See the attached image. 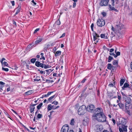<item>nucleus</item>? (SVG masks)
I'll list each match as a JSON object with an SVG mask.
<instances>
[{"instance_id": "nucleus-1", "label": "nucleus", "mask_w": 132, "mask_h": 132, "mask_svg": "<svg viewBox=\"0 0 132 132\" xmlns=\"http://www.w3.org/2000/svg\"><path fill=\"white\" fill-rule=\"evenodd\" d=\"M92 116L97 120L100 122H103L106 120V117L103 112L95 113Z\"/></svg>"}, {"instance_id": "nucleus-2", "label": "nucleus", "mask_w": 132, "mask_h": 132, "mask_svg": "<svg viewBox=\"0 0 132 132\" xmlns=\"http://www.w3.org/2000/svg\"><path fill=\"white\" fill-rule=\"evenodd\" d=\"M123 26L122 25H116V30L118 32V35H122L125 32V29L123 28Z\"/></svg>"}, {"instance_id": "nucleus-3", "label": "nucleus", "mask_w": 132, "mask_h": 132, "mask_svg": "<svg viewBox=\"0 0 132 132\" xmlns=\"http://www.w3.org/2000/svg\"><path fill=\"white\" fill-rule=\"evenodd\" d=\"M86 106L83 105L80 106L78 110V113L80 115L84 114L86 111Z\"/></svg>"}, {"instance_id": "nucleus-4", "label": "nucleus", "mask_w": 132, "mask_h": 132, "mask_svg": "<svg viewBox=\"0 0 132 132\" xmlns=\"http://www.w3.org/2000/svg\"><path fill=\"white\" fill-rule=\"evenodd\" d=\"M93 40L94 41V43L96 44L99 40L98 38L100 37V36L95 31L93 32Z\"/></svg>"}, {"instance_id": "nucleus-5", "label": "nucleus", "mask_w": 132, "mask_h": 132, "mask_svg": "<svg viewBox=\"0 0 132 132\" xmlns=\"http://www.w3.org/2000/svg\"><path fill=\"white\" fill-rule=\"evenodd\" d=\"M111 5L110 4H109L108 5V6L109 7V9L110 11L114 10V11L116 12H118V10L115 8L114 7V0H111Z\"/></svg>"}, {"instance_id": "nucleus-6", "label": "nucleus", "mask_w": 132, "mask_h": 132, "mask_svg": "<svg viewBox=\"0 0 132 132\" xmlns=\"http://www.w3.org/2000/svg\"><path fill=\"white\" fill-rule=\"evenodd\" d=\"M105 21L103 19H98L97 20V25L99 27H102L105 24Z\"/></svg>"}, {"instance_id": "nucleus-7", "label": "nucleus", "mask_w": 132, "mask_h": 132, "mask_svg": "<svg viewBox=\"0 0 132 132\" xmlns=\"http://www.w3.org/2000/svg\"><path fill=\"white\" fill-rule=\"evenodd\" d=\"M127 126L120 125L119 128V131L120 132H127Z\"/></svg>"}, {"instance_id": "nucleus-8", "label": "nucleus", "mask_w": 132, "mask_h": 132, "mask_svg": "<svg viewBox=\"0 0 132 132\" xmlns=\"http://www.w3.org/2000/svg\"><path fill=\"white\" fill-rule=\"evenodd\" d=\"M69 129V126L68 125H65L61 128V132H67Z\"/></svg>"}, {"instance_id": "nucleus-9", "label": "nucleus", "mask_w": 132, "mask_h": 132, "mask_svg": "<svg viewBox=\"0 0 132 132\" xmlns=\"http://www.w3.org/2000/svg\"><path fill=\"white\" fill-rule=\"evenodd\" d=\"M109 0H101L100 5L101 6H106L108 5Z\"/></svg>"}, {"instance_id": "nucleus-10", "label": "nucleus", "mask_w": 132, "mask_h": 132, "mask_svg": "<svg viewBox=\"0 0 132 132\" xmlns=\"http://www.w3.org/2000/svg\"><path fill=\"white\" fill-rule=\"evenodd\" d=\"M123 99L125 101V105H130L131 100L129 97L127 96L125 98H124Z\"/></svg>"}, {"instance_id": "nucleus-11", "label": "nucleus", "mask_w": 132, "mask_h": 132, "mask_svg": "<svg viewBox=\"0 0 132 132\" xmlns=\"http://www.w3.org/2000/svg\"><path fill=\"white\" fill-rule=\"evenodd\" d=\"M96 131L97 132H101L103 129L102 125H97L96 126Z\"/></svg>"}, {"instance_id": "nucleus-12", "label": "nucleus", "mask_w": 132, "mask_h": 132, "mask_svg": "<svg viewBox=\"0 0 132 132\" xmlns=\"http://www.w3.org/2000/svg\"><path fill=\"white\" fill-rule=\"evenodd\" d=\"M95 109L94 106L93 105H89L87 106V110L89 112H92Z\"/></svg>"}, {"instance_id": "nucleus-13", "label": "nucleus", "mask_w": 132, "mask_h": 132, "mask_svg": "<svg viewBox=\"0 0 132 132\" xmlns=\"http://www.w3.org/2000/svg\"><path fill=\"white\" fill-rule=\"evenodd\" d=\"M35 65L36 66L38 67H40L43 68L44 64L43 63H41L39 61H37L35 62Z\"/></svg>"}, {"instance_id": "nucleus-14", "label": "nucleus", "mask_w": 132, "mask_h": 132, "mask_svg": "<svg viewBox=\"0 0 132 132\" xmlns=\"http://www.w3.org/2000/svg\"><path fill=\"white\" fill-rule=\"evenodd\" d=\"M113 68H114V67L110 63H108V64L107 68L109 70H111V68H112V70H113Z\"/></svg>"}, {"instance_id": "nucleus-15", "label": "nucleus", "mask_w": 132, "mask_h": 132, "mask_svg": "<svg viewBox=\"0 0 132 132\" xmlns=\"http://www.w3.org/2000/svg\"><path fill=\"white\" fill-rule=\"evenodd\" d=\"M129 86V84L127 83H125L123 85V86L122 87V89L123 90H125V88L128 87Z\"/></svg>"}, {"instance_id": "nucleus-16", "label": "nucleus", "mask_w": 132, "mask_h": 132, "mask_svg": "<svg viewBox=\"0 0 132 132\" xmlns=\"http://www.w3.org/2000/svg\"><path fill=\"white\" fill-rule=\"evenodd\" d=\"M127 123V122L125 120H122L121 121V122L119 124L120 125H124L125 126H127L126 125V123Z\"/></svg>"}, {"instance_id": "nucleus-17", "label": "nucleus", "mask_w": 132, "mask_h": 132, "mask_svg": "<svg viewBox=\"0 0 132 132\" xmlns=\"http://www.w3.org/2000/svg\"><path fill=\"white\" fill-rule=\"evenodd\" d=\"M119 107L120 109H123L124 108V105L121 103H119L118 104Z\"/></svg>"}, {"instance_id": "nucleus-18", "label": "nucleus", "mask_w": 132, "mask_h": 132, "mask_svg": "<svg viewBox=\"0 0 132 132\" xmlns=\"http://www.w3.org/2000/svg\"><path fill=\"white\" fill-rule=\"evenodd\" d=\"M61 51H57L55 53V55L56 57L57 56H59L61 55Z\"/></svg>"}, {"instance_id": "nucleus-19", "label": "nucleus", "mask_w": 132, "mask_h": 132, "mask_svg": "<svg viewBox=\"0 0 132 132\" xmlns=\"http://www.w3.org/2000/svg\"><path fill=\"white\" fill-rule=\"evenodd\" d=\"M96 113H100V112H103L102 111V109L101 108H97L96 109Z\"/></svg>"}, {"instance_id": "nucleus-20", "label": "nucleus", "mask_w": 132, "mask_h": 132, "mask_svg": "<svg viewBox=\"0 0 132 132\" xmlns=\"http://www.w3.org/2000/svg\"><path fill=\"white\" fill-rule=\"evenodd\" d=\"M130 105H125V112L130 110L129 107Z\"/></svg>"}, {"instance_id": "nucleus-21", "label": "nucleus", "mask_w": 132, "mask_h": 132, "mask_svg": "<svg viewBox=\"0 0 132 132\" xmlns=\"http://www.w3.org/2000/svg\"><path fill=\"white\" fill-rule=\"evenodd\" d=\"M125 80L124 79H121L120 81V86H122L123 83L125 82Z\"/></svg>"}, {"instance_id": "nucleus-22", "label": "nucleus", "mask_w": 132, "mask_h": 132, "mask_svg": "<svg viewBox=\"0 0 132 132\" xmlns=\"http://www.w3.org/2000/svg\"><path fill=\"white\" fill-rule=\"evenodd\" d=\"M33 93L32 90H29L27 92L25 93V94L26 95H29L31 94H32Z\"/></svg>"}, {"instance_id": "nucleus-23", "label": "nucleus", "mask_w": 132, "mask_h": 132, "mask_svg": "<svg viewBox=\"0 0 132 132\" xmlns=\"http://www.w3.org/2000/svg\"><path fill=\"white\" fill-rule=\"evenodd\" d=\"M42 40V39L41 38H39L35 42V44H37L40 42Z\"/></svg>"}, {"instance_id": "nucleus-24", "label": "nucleus", "mask_w": 132, "mask_h": 132, "mask_svg": "<svg viewBox=\"0 0 132 132\" xmlns=\"http://www.w3.org/2000/svg\"><path fill=\"white\" fill-rule=\"evenodd\" d=\"M39 77L38 76H37L35 79H34V81L38 82L40 80V79H39Z\"/></svg>"}, {"instance_id": "nucleus-25", "label": "nucleus", "mask_w": 132, "mask_h": 132, "mask_svg": "<svg viewBox=\"0 0 132 132\" xmlns=\"http://www.w3.org/2000/svg\"><path fill=\"white\" fill-rule=\"evenodd\" d=\"M113 59V58L112 56H109L108 57V62H110Z\"/></svg>"}, {"instance_id": "nucleus-26", "label": "nucleus", "mask_w": 132, "mask_h": 132, "mask_svg": "<svg viewBox=\"0 0 132 132\" xmlns=\"http://www.w3.org/2000/svg\"><path fill=\"white\" fill-rule=\"evenodd\" d=\"M43 104V103H41L37 106V108L38 110L41 108V107L42 106Z\"/></svg>"}, {"instance_id": "nucleus-27", "label": "nucleus", "mask_w": 132, "mask_h": 132, "mask_svg": "<svg viewBox=\"0 0 132 132\" xmlns=\"http://www.w3.org/2000/svg\"><path fill=\"white\" fill-rule=\"evenodd\" d=\"M36 59L35 58H32L30 60V62L33 63H34L35 62Z\"/></svg>"}, {"instance_id": "nucleus-28", "label": "nucleus", "mask_w": 132, "mask_h": 132, "mask_svg": "<svg viewBox=\"0 0 132 132\" xmlns=\"http://www.w3.org/2000/svg\"><path fill=\"white\" fill-rule=\"evenodd\" d=\"M45 71H46L47 72V74L48 75H49V74H50V73L52 71V70L51 69H48V70H46Z\"/></svg>"}, {"instance_id": "nucleus-29", "label": "nucleus", "mask_w": 132, "mask_h": 132, "mask_svg": "<svg viewBox=\"0 0 132 132\" xmlns=\"http://www.w3.org/2000/svg\"><path fill=\"white\" fill-rule=\"evenodd\" d=\"M118 61L116 60H114L113 61V62H112L113 64V65H118Z\"/></svg>"}, {"instance_id": "nucleus-30", "label": "nucleus", "mask_w": 132, "mask_h": 132, "mask_svg": "<svg viewBox=\"0 0 132 132\" xmlns=\"http://www.w3.org/2000/svg\"><path fill=\"white\" fill-rule=\"evenodd\" d=\"M75 122L74 121V119L73 118L71 119V121L70 124L71 125H73Z\"/></svg>"}, {"instance_id": "nucleus-31", "label": "nucleus", "mask_w": 132, "mask_h": 132, "mask_svg": "<svg viewBox=\"0 0 132 132\" xmlns=\"http://www.w3.org/2000/svg\"><path fill=\"white\" fill-rule=\"evenodd\" d=\"M40 55H41V57L40 58V59L41 60L42 59L43 60H45V57L43 56L44 54L43 53H40Z\"/></svg>"}, {"instance_id": "nucleus-32", "label": "nucleus", "mask_w": 132, "mask_h": 132, "mask_svg": "<svg viewBox=\"0 0 132 132\" xmlns=\"http://www.w3.org/2000/svg\"><path fill=\"white\" fill-rule=\"evenodd\" d=\"M52 105L51 104H49L48 105L47 109L48 110H50L52 109Z\"/></svg>"}, {"instance_id": "nucleus-33", "label": "nucleus", "mask_w": 132, "mask_h": 132, "mask_svg": "<svg viewBox=\"0 0 132 132\" xmlns=\"http://www.w3.org/2000/svg\"><path fill=\"white\" fill-rule=\"evenodd\" d=\"M43 116L42 114H40L39 113L38 114L37 116V117L38 119H40L42 118V117Z\"/></svg>"}, {"instance_id": "nucleus-34", "label": "nucleus", "mask_w": 132, "mask_h": 132, "mask_svg": "<svg viewBox=\"0 0 132 132\" xmlns=\"http://www.w3.org/2000/svg\"><path fill=\"white\" fill-rule=\"evenodd\" d=\"M35 109V107H30V112L31 113L34 111V110Z\"/></svg>"}, {"instance_id": "nucleus-35", "label": "nucleus", "mask_w": 132, "mask_h": 132, "mask_svg": "<svg viewBox=\"0 0 132 132\" xmlns=\"http://www.w3.org/2000/svg\"><path fill=\"white\" fill-rule=\"evenodd\" d=\"M121 93L123 96L122 98L123 99L124 98H125L127 96L126 95L124 94L122 92H121Z\"/></svg>"}, {"instance_id": "nucleus-36", "label": "nucleus", "mask_w": 132, "mask_h": 132, "mask_svg": "<svg viewBox=\"0 0 132 132\" xmlns=\"http://www.w3.org/2000/svg\"><path fill=\"white\" fill-rule=\"evenodd\" d=\"M55 95H54L51 97H50L48 99V101H49L52 100V99H53L55 97Z\"/></svg>"}, {"instance_id": "nucleus-37", "label": "nucleus", "mask_w": 132, "mask_h": 132, "mask_svg": "<svg viewBox=\"0 0 132 132\" xmlns=\"http://www.w3.org/2000/svg\"><path fill=\"white\" fill-rule=\"evenodd\" d=\"M18 9L16 11V12L15 13V15L17 14L18 13H19L20 11V7H18Z\"/></svg>"}, {"instance_id": "nucleus-38", "label": "nucleus", "mask_w": 132, "mask_h": 132, "mask_svg": "<svg viewBox=\"0 0 132 132\" xmlns=\"http://www.w3.org/2000/svg\"><path fill=\"white\" fill-rule=\"evenodd\" d=\"M116 55H115V57H117L118 56L120 55V53L119 52H118L116 53Z\"/></svg>"}, {"instance_id": "nucleus-39", "label": "nucleus", "mask_w": 132, "mask_h": 132, "mask_svg": "<svg viewBox=\"0 0 132 132\" xmlns=\"http://www.w3.org/2000/svg\"><path fill=\"white\" fill-rule=\"evenodd\" d=\"M44 68L45 69H46L48 68H50L51 67V66H49L48 65H44Z\"/></svg>"}, {"instance_id": "nucleus-40", "label": "nucleus", "mask_w": 132, "mask_h": 132, "mask_svg": "<svg viewBox=\"0 0 132 132\" xmlns=\"http://www.w3.org/2000/svg\"><path fill=\"white\" fill-rule=\"evenodd\" d=\"M3 64L4 67L5 66L8 67V64L7 63V62L4 61L3 63Z\"/></svg>"}, {"instance_id": "nucleus-41", "label": "nucleus", "mask_w": 132, "mask_h": 132, "mask_svg": "<svg viewBox=\"0 0 132 132\" xmlns=\"http://www.w3.org/2000/svg\"><path fill=\"white\" fill-rule=\"evenodd\" d=\"M2 70L6 71H8L9 70V69L8 68H4V67L2 68Z\"/></svg>"}, {"instance_id": "nucleus-42", "label": "nucleus", "mask_w": 132, "mask_h": 132, "mask_svg": "<svg viewBox=\"0 0 132 132\" xmlns=\"http://www.w3.org/2000/svg\"><path fill=\"white\" fill-rule=\"evenodd\" d=\"M94 26V24L93 23H92L91 26V28L92 29V31L94 32V30H93V27Z\"/></svg>"}, {"instance_id": "nucleus-43", "label": "nucleus", "mask_w": 132, "mask_h": 132, "mask_svg": "<svg viewBox=\"0 0 132 132\" xmlns=\"http://www.w3.org/2000/svg\"><path fill=\"white\" fill-rule=\"evenodd\" d=\"M14 25V26L15 27H16V24L15 22L14 21V20H13L12 21Z\"/></svg>"}, {"instance_id": "nucleus-44", "label": "nucleus", "mask_w": 132, "mask_h": 132, "mask_svg": "<svg viewBox=\"0 0 132 132\" xmlns=\"http://www.w3.org/2000/svg\"><path fill=\"white\" fill-rule=\"evenodd\" d=\"M105 35L104 34H101L100 35V37L101 38H104Z\"/></svg>"}, {"instance_id": "nucleus-45", "label": "nucleus", "mask_w": 132, "mask_h": 132, "mask_svg": "<svg viewBox=\"0 0 132 132\" xmlns=\"http://www.w3.org/2000/svg\"><path fill=\"white\" fill-rule=\"evenodd\" d=\"M52 104H54L55 105H56L58 104V102L57 101H54L52 103Z\"/></svg>"}, {"instance_id": "nucleus-46", "label": "nucleus", "mask_w": 132, "mask_h": 132, "mask_svg": "<svg viewBox=\"0 0 132 132\" xmlns=\"http://www.w3.org/2000/svg\"><path fill=\"white\" fill-rule=\"evenodd\" d=\"M102 14L103 17L105 16L106 15V13L105 12H103L102 13Z\"/></svg>"}, {"instance_id": "nucleus-47", "label": "nucleus", "mask_w": 132, "mask_h": 132, "mask_svg": "<svg viewBox=\"0 0 132 132\" xmlns=\"http://www.w3.org/2000/svg\"><path fill=\"white\" fill-rule=\"evenodd\" d=\"M126 112L129 116H130L131 115V114L130 113V110L127 111Z\"/></svg>"}, {"instance_id": "nucleus-48", "label": "nucleus", "mask_w": 132, "mask_h": 132, "mask_svg": "<svg viewBox=\"0 0 132 132\" xmlns=\"http://www.w3.org/2000/svg\"><path fill=\"white\" fill-rule=\"evenodd\" d=\"M56 24L57 25H59L60 24V22L59 20H57L56 22Z\"/></svg>"}, {"instance_id": "nucleus-49", "label": "nucleus", "mask_w": 132, "mask_h": 132, "mask_svg": "<svg viewBox=\"0 0 132 132\" xmlns=\"http://www.w3.org/2000/svg\"><path fill=\"white\" fill-rule=\"evenodd\" d=\"M39 30V28H37L35 30V31L34 32V33L35 34V33H36L37 32V31H38Z\"/></svg>"}, {"instance_id": "nucleus-50", "label": "nucleus", "mask_w": 132, "mask_h": 132, "mask_svg": "<svg viewBox=\"0 0 132 132\" xmlns=\"http://www.w3.org/2000/svg\"><path fill=\"white\" fill-rule=\"evenodd\" d=\"M110 55H113L114 56V57H115V54H114V53H110Z\"/></svg>"}, {"instance_id": "nucleus-51", "label": "nucleus", "mask_w": 132, "mask_h": 132, "mask_svg": "<svg viewBox=\"0 0 132 132\" xmlns=\"http://www.w3.org/2000/svg\"><path fill=\"white\" fill-rule=\"evenodd\" d=\"M11 3L12 4V5L13 6H14V5H15V3H14V1H11Z\"/></svg>"}, {"instance_id": "nucleus-52", "label": "nucleus", "mask_w": 132, "mask_h": 132, "mask_svg": "<svg viewBox=\"0 0 132 132\" xmlns=\"http://www.w3.org/2000/svg\"><path fill=\"white\" fill-rule=\"evenodd\" d=\"M56 47H54L53 49V51L54 52V53H55V52H56Z\"/></svg>"}, {"instance_id": "nucleus-53", "label": "nucleus", "mask_w": 132, "mask_h": 132, "mask_svg": "<svg viewBox=\"0 0 132 132\" xmlns=\"http://www.w3.org/2000/svg\"><path fill=\"white\" fill-rule=\"evenodd\" d=\"M40 73L41 74H45V71H40Z\"/></svg>"}, {"instance_id": "nucleus-54", "label": "nucleus", "mask_w": 132, "mask_h": 132, "mask_svg": "<svg viewBox=\"0 0 132 132\" xmlns=\"http://www.w3.org/2000/svg\"><path fill=\"white\" fill-rule=\"evenodd\" d=\"M65 33H63V34L60 37V38L63 37H64L65 36Z\"/></svg>"}, {"instance_id": "nucleus-55", "label": "nucleus", "mask_w": 132, "mask_h": 132, "mask_svg": "<svg viewBox=\"0 0 132 132\" xmlns=\"http://www.w3.org/2000/svg\"><path fill=\"white\" fill-rule=\"evenodd\" d=\"M76 3L74 2L73 3V8H74L76 6Z\"/></svg>"}, {"instance_id": "nucleus-56", "label": "nucleus", "mask_w": 132, "mask_h": 132, "mask_svg": "<svg viewBox=\"0 0 132 132\" xmlns=\"http://www.w3.org/2000/svg\"><path fill=\"white\" fill-rule=\"evenodd\" d=\"M112 121L113 123H114V125H115L116 123V122L115 120L114 119H112Z\"/></svg>"}, {"instance_id": "nucleus-57", "label": "nucleus", "mask_w": 132, "mask_h": 132, "mask_svg": "<svg viewBox=\"0 0 132 132\" xmlns=\"http://www.w3.org/2000/svg\"><path fill=\"white\" fill-rule=\"evenodd\" d=\"M109 86L110 87H113L114 85L112 83H111L110 84H109Z\"/></svg>"}, {"instance_id": "nucleus-58", "label": "nucleus", "mask_w": 132, "mask_h": 132, "mask_svg": "<svg viewBox=\"0 0 132 132\" xmlns=\"http://www.w3.org/2000/svg\"><path fill=\"white\" fill-rule=\"evenodd\" d=\"M53 92H48V93L47 94L49 96V95H50L52 93H53Z\"/></svg>"}, {"instance_id": "nucleus-59", "label": "nucleus", "mask_w": 132, "mask_h": 132, "mask_svg": "<svg viewBox=\"0 0 132 132\" xmlns=\"http://www.w3.org/2000/svg\"><path fill=\"white\" fill-rule=\"evenodd\" d=\"M118 99L119 100H120L121 98V96L118 95Z\"/></svg>"}, {"instance_id": "nucleus-60", "label": "nucleus", "mask_w": 132, "mask_h": 132, "mask_svg": "<svg viewBox=\"0 0 132 132\" xmlns=\"http://www.w3.org/2000/svg\"><path fill=\"white\" fill-rule=\"evenodd\" d=\"M5 84V83L2 81H0V85H3Z\"/></svg>"}, {"instance_id": "nucleus-61", "label": "nucleus", "mask_w": 132, "mask_h": 132, "mask_svg": "<svg viewBox=\"0 0 132 132\" xmlns=\"http://www.w3.org/2000/svg\"><path fill=\"white\" fill-rule=\"evenodd\" d=\"M114 51V49L113 48H111L110 49V52H113Z\"/></svg>"}, {"instance_id": "nucleus-62", "label": "nucleus", "mask_w": 132, "mask_h": 132, "mask_svg": "<svg viewBox=\"0 0 132 132\" xmlns=\"http://www.w3.org/2000/svg\"><path fill=\"white\" fill-rule=\"evenodd\" d=\"M22 126L24 127V128L26 129H27L28 131L29 130V129L27 128L26 126H24L23 125H22Z\"/></svg>"}, {"instance_id": "nucleus-63", "label": "nucleus", "mask_w": 132, "mask_h": 132, "mask_svg": "<svg viewBox=\"0 0 132 132\" xmlns=\"http://www.w3.org/2000/svg\"><path fill=\"white\" fill-rule=\"evenodd\" d=\"M10 87H9L7 88L6 89L7 91L8 92V91H9L10 90Z\"/></svg>"}, {"instance_id": "nucleus-64", "label": "nucleus", "mask_w": 132, "mask_h": 132, "mask_svg": "<svg viewBox=\"0 0 132 132\" xmlns=\"http://www.w3.org/2000/svg\"><path fill=\"white\" fill-rule=\"evenodd\" d=\"M31 2H32L35 5H36V3L34 2V0H32L31 1Z\"/></svg>"}]
</instances>
